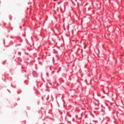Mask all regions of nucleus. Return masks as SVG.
Listing matches in <instances>:
<instances>
[{
	"instance_id": "1",
	"label": "nucleus",
	"mask_w": 124,
	"mask_h": 124,
	"mask_svg": "<svg viewBox=\"0 0 124 124\" xmlns=\"http://www.w3.org/2000/svg\"><path fill=\"white\" fill-rule=\"evenodd\" d=\"M53 0L56 1V0Z\"/></svg>"
}]
</instances>
